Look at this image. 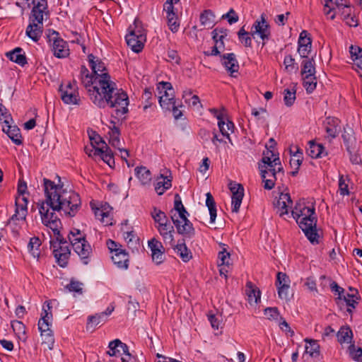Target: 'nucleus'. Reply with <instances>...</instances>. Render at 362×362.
Wrapping results in <instances>:
<instances>
[{
	"mask_svg": "<svg viewBox=\"0 0 362 362\" xmlns=\"http://www.w3.org/2000/svg\"><path fill=\"white\" fill-rule=\"evenodd\" d=\"M45 200L38 203L39 213L42 223L53 232L50 245L58 264L65 267L69 259V243L60 234L62 227L60 219L56 215L58 211L66 217H74L79 210L81 199L74 191L57 185L49 179H43Z\"/></svg>",
	"mask_w": 362,
	"mask_h": 362,
	"instance_id": "nucleus-1",
	"label": "nucleus"
},
{
	"mask_svg": "<svg viewBox=\"0 0 362 362\" xmlns=\"http://www.w3.org/2000/svg\"><path fill=\"white\" fill-rule=\"evenodd\" d=\"M113 83L104 62L92 55V101L94 104H104L107 97L106 91H110Z\"/></svg>",
	"mask_w": 362,
	"mask_h": 362,
	"instance_id": "nucleus-2",
	"label": "nucleus"
},
{
	"mask_svg": "<svg viewBox=\"0 0 362 362\" xmlns=\"http://www.w3.org/2000/svg\"><path fill=\"white\" fill-rule=\"evenodd\" d=\"M291 214L310 242L313 244L318 243L317 218L315 206L313 204L304 202H298L291 211Z\"/></svg>",
	"mask_w": 362,
	"mask_h": 362,
	"instance_id": "nucleus-3",
	"label": "nucleus"
},
{
	"mask_svg": "<svg viewBox=\"0 0 362 362\" xmlns=\"http://www.w3.org/2000/svg\"><path fill=\"white\" fill-rule=\"evenodd\" d=\"M188 212L183 206L179 195L175 196L174 211H171V219L180 234L191 238L194 235L192 223L188 220Z\"/></svg>",
	"mask_w": 362,
	"mask_h": 362,
	"instance_id": "nucleus-4",
	"label": "nucleus"
},
{
	"mask_svg": "<svg viewBox=\"0 0 362 362\" xmlns=\"http://www.w3.org/2000/svg\"><path fill=\"white\" fill-rule=\"evenodd\" d=\"M107 97L106 101L103 105L95 104L99 107H105L109 105L111 107L115 108V117L122 118L128 112L129 98L127 94L122 89L117 90L116 85L113 83L112 88L110 91H106Z\"/></svg>",
	"mask_w": 362,
	"mask_h": 362,
	"instance_id": "nucleus-5",
	"label": "nucleus"
},
{
	"mask_svg": "<svg viewBox=\"0 0 362 362\" xmlns=\"http://www.w3.org/2000/svg\"><path fill=\"white\" fill-rule=\"evenodd\" d=\"M51 303L45 301L42 305L41 318L38 321V329L43 337L42 344L52 350L54 344L53 332L50 329L52 323V313Z\"/></svg>",
	"mask_w": 362,
	"mask_h": 362,
	"instance_id": "nucleus-6",
	"label": "nucleus"
},
{
	"mask_svg": "<svg viewBox=\"0 0 362 362\" xmlns=\"http://www.w3.org/2000/svg\"><path fill=\"white\" fill-rule=\"evenodd\" d=\"M69 240L73 250L84 264L90 261V245L86 240V234L77 228H72L68 234Z\"/></svg>",
	"mask_w": 362,
	"mask_h": 362,
	"instance_id": "nucleus-7",
	"label": "nucleus"
},
{
	"mask_svg": "<svg viewBox=\"0 0 362 362\" xmlns=\"http://www.w3.org/2000/svg\"><path fill=\"white\" fill-rule=\"evenodd\" d=\"M125 40L133 52L139 53L142 51L146 41V35L140 22L135 20L133 25L129 27Z\"/></svg>",
	"mask_w": 362,
	"mask_h": 362,
	"instance_id": "nucleus-8",
	"label": "nucleus"
},
{
	"mask_svg": "<svg viewBox=\"0 0 362 362\" xmlns=\"http://www.w3.org/2000/svg\"><path fill=\"white\" fill-rule=\"evenodd\" d=\"M92 147L94 148L93 156L95 159L102 160L110 168H115V162L111 149L95 132H92Z\"/></svg>",
	"mask_w": 362,
	"mask_h": 362,
	"instance_id": "nucleus-9",
	"label": "nucleus"
},
{
	"mask_svg": "<svg viewBox=\"0 0 362 362\" xmlns=\"http://www.w3.org/2000/svg\"><path fill=\"white\" fill-rule=\"evenodd\" d=\"M324 13L327 18L334 19L337 14L344 21L352 15V8L348 0H323Z\"/></svg>",
	"mask_w": 362,
	"mask_h": 362,
	"instance_id": "nucleus-10",
	"label": "nucleus"
},
{
	"mask_svg": "<svg viewBox=\"0 0 362 362\" xmlns=\"http://www.w3.org/2000/svg\"><path fill=\"white\" fill-rule=\"evenodd\" d=\"M49 42L53 54L59 58H66L69 55L68 43L59 36V33L53 32L49 35Z\"/></svg>",
	"mask_w": 362,
	"mask_h": 362,
	"instance_id": "nucleus-11",
	"label": "nucleus"
},
{
	"mask_svg": "<svg viewBox=\"0 0 362 362\" xmlns=\"http://www.w3.org/2000/svg\"><path fill=\"white\" fill-rule=\"evenodd\" d=\"M250 35L255 38L258 36L262 40L263 45L270 39L271 28L269 23L266 21L264 15L256 20L252 25L250 30Z\"/></svg>",
	"mask_w": 362,
	"mask_h": 362,
	"instance_id": "nucleus-12",
	"label": "nucleus"
},
{
	"mask_svg": "<svg viewBox=\"0 0 362 362\" xmlns=\"http://www.w3.org/2000/svg\"><path fill=\"white\" fill-rule=\"evenodd\" d=\"M107 354L110 356L120 357L122 362H129L132 355L128 346L119 339L111 341L108 345Z\"/></svg>",
	"mask_w": 362,
	"mask_h": 362,
	"instance_id": "nucleus-13",
	"label": "nucleus"
},
{
	"mask_svg": "<svg viewBox=\"0 0 362 362\" xmlns=\"http://www.w3.org/2000/svg\"><path fill=\"white\" fill-rule=\"evenodd\" d=\"M259 170L264 182V188L270 190L274 188L276 181V175L281 173L284 175V170L277 171V167L267 168L265 165L259 166Z\"/></svg>",
	"mask_w": 362,
	"mask_h": 362,
	"instance_id": "nucleus-14",
	"label": "nucleus"
},
{
	"mask_svg": "<svg viewBox=\"0 0 362 362\" xmlns=\"http://www.w3.org/2000/svg\"><path fill=\"white\" fill-rule=\"evenodd\" d=\"M92 210L94 211L95 218L103 225H112V207L108 204H102L100 206H93L92 204Z\"/></svg>",
	"mask_w": 362,
	"mask_h": 362,
	"instance_id": "nucleus-15",
	"label": "nucleus"
},
{
	"mask_svg": "<svg viewBox=\"0 0 362 362\" xmlns=\"http://www.w3.org/2000/svg\"><path fill=\"white\" fill-rule=\"evenodd\" d=\"M62 101L68 105L76 104L78 100V94L75 84L67 81L62 83L59 89Z\"/></svg>",
	"mask_w": 362,
	"mask_h": 362,
	"instance_id": "nucleus-16",
	"label": "nucleus"
},
{
	"mask_svg": "<svg viewBox=\"0 0 362 362\" xmlns=\"http://www.w3.org/2000/svg\"><path fill=\"white\" fill-rule=\"evenodd\" d=\"M263 165L269 168L277 167L278 172H281L283 170L279 153H276L274 149L269 148L268 145H266V151H264L262 161L259 163V167Z\"/></svg>",
	"mask_w": 362,
	"mask_h": 362,
	"instance_id": "nucleus-17",
	"label": "nucleus"
},
{
	"mask_svg": "<svg viewBox=\"0 0 362 362\" xmlns=\"http://www.w3.org/2000/svg\"><path fill=\"white\" fill-rule=\"evenodd\" d=\"M28 214V199L25 195H18L16 197V209L11 216L9 223L16 221H25Z\"/></svg>",
	"mask_w": 362,
	"mask_h": 362,
	"instance_id": "nucleus-18",
	"label": "nucleus"
},
{
	"mask_svg": "<svg viewBox=\"0 0 362 362\" xmlns=\"http://www.w3.org/2000/svg\"><path fill=\"white\" fill-rule=\"evenodd\" d=\"M229 189L232 193L231 211L238 213L244 197V188L242 185L231 182L229 184Z\"/></svg>",
	"mask_w": 362,
	"mask_h": 362,
	"instance_id": "nucleus-19",
	"label": "nucleus"
},
{
	"mask_svg": "<svg viewBox=\"0 0 362 362\" xmlns=\"http://www.w3.org/2000/svg\"><path fill=\"white\" fill-rule=\"evenodd\" d=\"M291 280L288 276L283 272H278L276 274V286L278 291L279 297L287 300L289 296Z\"/></svg>",
	"mask_w": 362,
	"mask_h": 362,
	"instance_id": "nucleus-20",
	"label": "nucleus"
},
{
	"mask_svg": "<svg viewBox=\"0 0 362 362\" xmlns=\"http://www.w3.org/2000/svg\"><path fill=\"white\" fill-rule=\"evenodd\" d=\"M148 246L151 252V258L156 264H161L165 259V248L160 241L155 238L148 241Z\"/></svg>",
	"mask_w": 362,
	"mask_h": 362,
	"instance_id": "nucleus-21",
	"label": "nucleus"
},
{
	"mask_svg": "<svg viewBox=\"0 0 362 362\" xmlns=\"http://www.w3.org/2000/svg\"><path fill=\"white\" fill-rule=\"evenodd\" d=\"M312 40L310 34L306 30H303L299 35L298 41V52L301 58L308 57L311 51Z\"/></svg>",
	"mask_w": 362,
	"mask_h": 362,
	"instance_id": "nucleus-22",
	"label": "nucleus"
},
{
	"mask_svg": "<svg viewBox=\"0 0 362 362\" xmlns=\"http://www.w3.org/2000/svg\"><path fill=\"white\" fill-rule=\"evenodd\" d=\"M221 63L232 77H237L239 64L233 53L225 54L221 57Z\"/></svg>",
	"mask_w": 362,
	"mask_h": 362,
	"instance_id": "nucleus-23",
	"label": "nucleus"
},
{
	"mask_svg": "<svg viewBox=\"0 0 362 362\" xmlns=\"http://www.w3.org/2000/svg\"><path fill=\"white\" fill-rule=\"evenodd\" d=\"M159 234L163 238L165 244H169L170 246H174V227L169 220L160 225L156 226Z\"/></svg>",
	"mask_w": 362,
	"mask_h": 362,
	"instance_id": "nucleus-24",
	"label": "nucleus"
},
{
	"mask_svg": "<svg viewBox=\"0 0 362 362\" xmlns=\"http://www.w3.org/2000/svg\"><path fill=\"white\" fill-rule=\"evenodd\" d=\"M292 204L293 202L288 193H281L275 203L276 212L280 216L287 214L288 209L291 208Z\"/></svg>",
	"mask_w": 362,
	"mask_h": 362,
	"instance_id": "nucleus-25",
	"label": "nucleus"
},
{
	"mask_svg": "<svg viewBox=\"0 0 362 362\" xmlns=\"http://www.w3.org/2000/svg\"><path fill=\"white\" fill-rule=\"evenodd\" d=\"M218 267L220 275L226 278L230 267V255L225 248L218 253Z\"/></svg>",
	"mask_w": 362,
	"mask_h": 362,
	"instance_id": "nucleus-26",
	"label": "nucleus"
},
{
	"mask_svg": "<svg viewBox=\"0 0 362 362\" xmlns=\"http://www.w3.org/2000/svg\"><path fill=\"white\" fill-rule=\"evenodd\" d=\"M307 154L313 158H322L327 155L325 147L313 141H310L306 148Z\"/></svg>",
	"mask_w": 362,
	"mask_h": 362,
	"instance_id": "nucleus-27",
	"label": "nucleus"
},
{
	"mask_svg": "<svg viewBox=\"0 0 362 362\" xmlns=\"http://www.w3.org/2000/svg\"><path fill=\"white\" fill-rule=\"evenodd\" d=\"M10 123L11 122L8 124H4L2 130L8 135L15 144L21 145L22 144V140L20 129L16 125H11Z\"/></svg>",
	"mask_w": 362,
	"mask_h": 362,
	"instance_id": "nucleus-28",
	"label": "nucleus"
},
{
	"mask_svg": "<svg viewBox=\"0 0 362 362\" xmlns=\"http://www.w3.org/2000/svg\"><path fill=\"white\" fill-rule=\"evenodd\" d=\"M172 186V180L166 174H160L156 179L155 190L158 195H162Z\"/></svg>",
	"mask_w": 362,
	"mask_h": 362,
	"instance_id": "nucleus-29",
	"label": "nucleus"
},
{
	"mask_svg": "<svg viewBox=\"0 0 362 362\" xmlns=\"http://www.w3.org/2000/svg\"><path fill=\"white\" fill-rule=\"evenodd\" d=\"M245 294L247 297V301L250 305L257 304L260 301V291L250 281H248L246 284Z\"/></svg>",
	"mask_w": 362,
	"mask_h": 362,
	"instance_id": "nucleus-30",
	"label": "nucleus"
},
{
	"mask_svg": "<svg viewBox=\"0 0 362 362\" xmlns=\"http://www.w3.org/2000/svg\"><path fill=\"white\" fill-rule=\"evenodd\" d=\"M6 57L12 62L23 66L27 64L25 53L21 47H16L13 50L7 52Z\"/></svg>",
	"mask_w": 362,
	"mask_h": 362,
	"instance_id": "nucleus-31",
	"label": "nucleus"
},
{
	"mask_svg": "<svg viewBox=\"0 0 362 362\" xmlns=\"http://www.w3.org/2000/svg\"><path fill=\"white\" fill-rule=\"evenodd\" d=\"M113 263L120 269H127L129 263V255L125 250H121L112 254Z\"/></svg>",
	"mask_w": 362,
	"mask_h": 362,
	"instance_id": "nucleus-32",
	"label": "nucleus"
},
{
	"mask_svg": "<svg viewBox=\"0 0 362 362\" xmlns=\"http://www.w3.org/2000/svg\"><path fill=\"white\" fill-rule=\"evenodd\" d=\"M349 52L356 70L361 73L362 76V49L357 46L351 45Z\"/></svg>",
	"mask_w": 362,
	"mask_h": 362,
	"instance_id": "nucleus-33",
	"label": "nucleus"
},
{
	"mask_svg": "<svg viewBox=\"0 0 362 362\" xmlns=\"http://www.w3.org/2000/svg\"><path fill=\"white\" fill-rule=\"evenodd\" d=\"M218 126L221 134L226 136L230 141V133L233 132L234 124L233 122L228 120L226 123L224 117L221 115L217 116Z\"/></svg>",
	"mask_w": 362,
	"mask_h": 362,
	"instance_id": "nucleus-34",
	"label": "nucleus"
},
{
	"mask_svg": "<svg viewBox=\"0 0 362 362\" xmlns=\"http://www.w3.org/2000/svg\"><path fill=\"white\" fill-rule=\"evenodd\" d=\"M115 310V306L110 304L105 310V311L95 314L92 316V326H98L103 325L107 320V317L112 313Z\"/></svg>",
	"mask_w": 362,
	"mask_h": 362,
	"instance_id": "nucleus-35",
	"label": "nucleus"
},
{
	"mask_svg": "<svg viewBox=\"0 0 362 362\" xmlns=\"http://www.w3.org/2000/svg\"><path fill=\"white\" fill-rule=\"evenodd\" d=\"M171 247H173L175 253L180 256L183 262H187L192 259V252L184 242L178 243L177 245L174 243V246Z\"/></svg>",
	"mask_w": 362,
	"mask_h": 362,
	"instance_id": "nucleus-36",
	"label": "nucleus"
},
{
	"mask_svg": "<svg viewBox=\"0 0 362 362\" xmlns=\"http://www.w3.org/2000/svg\"><path fill=\"white\" fill-rule=\"evenodd\" d=\"M159 104L161 108L165 112H170L173 107V105L176 103L175 98V92L171 91L169 95H162L159 97Z\"/></svg>",
	"mask_w": 362,
	"mask_h": 362,
	"instance_id": "nucleus-37",
	"label": "nucleus"
},
{
	"mask_svg": "<svg viewBox=\"0 0 362 362\" xmlns=\"http://www.w3.org/2000/svg\"><path fill=\"white\" fill-rule=\"evenodd\" d=\"M291 154L290 165L294 170V171L292 172V175H295L298 173V170L303 162V151L296 147V151L293 153L291 151Z\"/></svg>",
	"mask_w": 362,
	"mask_h": 362,
	"instance_id": "nucleus-38",
	"label": "nucleus"
},
{
	"mask_svg": "<svg viewBox=\"0 0 362 362\" xmlns=\"http://www.w3.org/2000/svg\"><path fill=\"white\" fill-rule=\"evenodd\" d=\"M135 175L139 180L141 185H146L151 181V173L147 168L144 166L136 167L134 169Z\"/></svg>",
	"mask_w": 362,
	"mask_h": 362,
	"instance_id": "nucleus-39",
	"label": "nucleus"
},
{
	"mask_svg": "<svg viewBox=\"0 0 362 362\" xmlns=\"http://www.w3.org/2000/svg\"><path fill=\"white\" fill-rule=\"evenodd\" d=\"M315 72V60L313 58H303L301 62V75L313 76Z\"/></svg>",
	"mask_w": 362,
	"mask_h": 362,
	"instance_id": "nucleus-40",
	"label": "nucleus"
},
{
	"mask_svg": "<svg viewBox=\"0 0 362 362\" xmlns=\"http://www.w3.org/2000/svg\"><path fill=\"white\" fill-rule=\"evenodd\" d=\"M42 24L32 22L26 29L27 35L34 41H37L40 37L42 30Z\"/></svg>",
	"mask_w": 362,
	"mask_h": 362,
	"instance_id": "nucleus-41",
	"label": "nucleus"
},
{
	"mask_svg": "<svg viewBox=\"0 0 362 362\" xmlns=\"http://www.w3.org/2000/svg\"><path fill=\"white\" fill-rule=\"evenodd\" d=\"M113 124L112 127H110V130L109 132V142L112 146L119 148L121 147V141L119 138L120 132L118 127L115 126V123L114 122H111Z\"/></svg>",
	"mask_w": 362,
	"mask_h": 362,
	"instance_id": "nucleus-42",
	"label": "nucleus"
},
{
	"mask_svg": "<svg viewBox=\"0 0 362 362\" xmlns=\"http://www.w3.org/2000/svg\"><path fill=\"white\" fill-rule=\"evenodd\" d=\"M182 98L189 106L194 107L201 106L199 98L197 95H194L192 93V90L189 88H187L183 90Z\"/></svg>",
	"mask_w": 362,
	"mask_h": 362,
	"instance_id": "nucleus-43",
	"label": "nucleus"
},
{
	"mask_svg": "<svg viewBox=\"0 0 362 362\" xmlns=\"http://www.w3.org/2000/svg\"><path fill=\"white\" fill-rule=\"evenodd\" d=\"M353 338V333L349 327H341L337 332V339L339 342L351 343Z\"/></svg>",
	"mask_w": 362,
	"mask_h": 362,
	"instance_id": "nucleus-44",
	"label": "nucleus"
},
{
	"mask_svg": "<svg viewBox=\"0 0 362 362\" xmlns=\"http://www.w3.org/2000/svg\"><path fill=\"white\" fill-rule=\"evenodd\" d=\"M41 245V241L37 237H33L30 239L28 244V250L32 256L35 258H39L40 252V247Z\"/></svg>",
	"mask_w": 362,
	"mask_h": 362,
	"instance_id": "nucleus-45",
	"label": "nucleus"
},
{
	"mask_svg": "<svg viewBox=\"0 0 362 362\" xmlns=\"http://www.w3.org/2000/svg\"><path fill=\"white\" fill-rule=\"evenodd\" d=\"M357 300L358 298L356 297L355 293H344L342 294V299L341 300H339V303H345L346 305L348 306L347 311L349 313H351V309L354 308L356 307V305L358 303Z\"/></svg>",
	"mask_w": 362,
	"mask_h": 362,
	"instance_id": "nucleus-46",
	"label": "nucleus"
},
{
	"mask_svg": "<svg viewBox=\"0 0 362 362\" xmlns=\"http://www.w3.org/2000/svg\"><path fill=\"white\" fill-rule=\"evenodd\" d=\"M206 205L208 207L210 214V223H214L216 218V206L214 199L210 192L206 194Z\"/></svg>",
	"mask_w": 362,
	"mask_h": 362,
	"instance_id": "nucleus-47",
	"label": "nucleus"
},
{
	"mask_svg": "<svg viewBox=\"0 0 362 362\" xmlns=\"http://www.w3.org/2000/svg\"><path fill=\"white\" fill-rule=\"evenodd\" d=\"M305 352L312 357H317L320 354V345L314 339H305Z\"/></svg>",
	"mask_w": 362,
	"mask_h": 362,
	"instance_id": "nucleus-48",
	"label": "nucleus"
},
{
	"mask_svg": "<svg viewBox=\"0 0 362 362\" xmlns=\"http://www.w3.org/2000/svg\"><path fill=\"white\" fill-rule=\"evenodd\" d=\"M325 130L329 136L334 138L339 133L338 121L334 118H327Z\"/></svg>",
	"mask_w": 362,
	"mask_h": 362,
	"instance_id": "nucleus-49",
	"label": "nucleus"
},
{
	"mask_svg": "<svg viewBox=\"0 0 362 362\" xmlns=\"http://www.w3.org/2000/svg\"><path fill=\"white\" fill-rule=\"evenodd\" d=\"M79 79L87 91L90 92V74L84 65L81 66Z\"/></svg>",
	"mask_w": 362,
	"mask_h": 362,
	"instance_id": "nucleus-50",
	"label": "nucleus"
},
{
	"mask_svg": "<svg viewBox=\"0 0 362 362\" xmlns=\"http://www.w3.org/2000/svg\"><path fill=\"white\" fill-rule=\"evenodd\" d=\"M284 65L285 71L288 74L296 73L298 70V65L291 54H287L284 57Z\"/></svg>",
	"mask_w": 362,
	"mask_h": 362,
	"instance_id": "nucleus-51",
	"label": "nucleus"
},
{
	"mask_svg": "<svg viewBox=\"0 0 362 362\" xmlns=\"http://www.w3.org/2000/svg\"><path fill=\"white\" fill-rule=\"evenodd\" d=\"M303 85L308 93H311L316 88L317 78L315 75L313 76H302Z\"/></svg>",
	"mask_w": 362,
	"mask_h": 362,
	"instance_id": "nucleus-52",
	"label": "nucleus"
},
{
	"mask_svg": "<svg viewBox=\"0 0 362 362\" xmlns=\"http://www.w3.org/2000/svg\"><path fill=\"white\" fill-rule=\"evenodd\" d=\"M151 216L154 221L155 226L169 220L165 212L156 207L153 208L151 211Z\"/></svg>",
	"mask_w": 362,
	"mask_h": 362,
	"instance_id": "nucleus-53",
	"label": "nucleus"
},
{
	"mask_svg": "<svg viewBox=\"0 0 362 362\" xmlns=\"http://www.w3.org/2000/svg\"><path fill=\"white\" fill-rule=\"evenodd\" d=\"M214 22V15L210 10H205L200 15V23L204 27L210 28Z\"/></svg>",
	"mask_w": 362,
	"mask_h": 362,
	"instance_id": "nucleus-54",
	"label": "nucleus"
},
{
	"mask_svg": "<svg viewBox=\"0 0 362 362\" xmlns=\"http://www.w3.org/2000/svg\"><path fill=\"white\" fill-rule=\"evenodd\" d=\"M214 44L221 43L224 45V40L228 36V30L223 28H216L212 31Z\"/></svg>",
	"mask_w": 362,
	"mask_h": 362,
	"instance_id": "nucleus-55",
	"label": "nucleus"
},
{
	"mask_svg": "<svg viewBox=\"0 0 362 362\" xmlns=\"http://www.w3.org/2000/svg\"><path fill=\"white\" fill-rule=\"evenodd\" d=\"M158 97L169 95V93L174 91L173 86L169 82H159L157 84Z\"/></svg>",
	"mask_w": 362,
	"mask_h": 362,
	"instance_id": "nucleus-56",
	"label": "nucleus"
},
{
	"mask_svg": "<svg viewBox=\"0 0 362 362\" xmlns=\"http://www.w3.org/2000/svg\"><path fill=\"white\" fill-rule=\"evenodd\" d=\"M349 179L348 177L340 175L339 178V191L341 196H346L349 194Z\"/></svg>",
	"mask_w": 362,
	"mask_h": 362,
	"instance_id": "nucleus-57",
	"label": "nucleus"
},
{
	"mask_svg": "<svg viewBox=\"0 0 362 362\" xmlns=\"http://www.w3.org/2000/svg\"><path fill=\"white\" fill-rule=\"evenodd\" d=\"M296 100V90L286 88L284 91V101L287 106H291Z\"/></svg>",
	"mask_w": 362,
	"mask_h": 362,
	"instance_id": "nucleus-58",
	"label": "nucleus"
},
{
	"mask_svg": "<svg viewBox=\"0 0 362 362\" xmlns=\"http://www.w3.org/2000/svg\"><path fill=\"white\" fill-rule=\"evenodd\" d=\"M48 11L32 10L30 20L33 23L42 24L44 15H47Z\"/></svg>",
	"mask_w": 362,
	"mask_h": 362,
	"instance_id": "nucleus-59",
	"label": "nucleus"
},
{
	"mask_svg": "<svg viewBox=\"0 0 362 362\" xmlns=\"http://www.w3.org/2000/svg\"><path fill=\"white\" fill-rule=\"evenodd\" d=\"M65 288L70 292H75L81 294L82 293L83 284L72 279L70 283L65 286Z\"/></svg>",
	"mask_w": 362,
	"mask_h": 362,
	"instance_id": "nucleus-60",
	"label": "nucleus"
},
{
	"mask_svg": "<svg viewBox=\"0 0 362 362\" xmlns=\"http://www.w3.org/2000/svg\"><path fill=\"white\" fill-rule=\"evenodd\" d=\"M264 314L270 320H276L279 316V313L276 308H267L264 310Z\"/></svg>",
	"mask_w": 362,
	"mask_h": 362,
	"instance_id": "nucleus-61",
	"label": "nucleus"
},
{
	"mask_svg": "<svg viewBox=\"0 0 362 362\" xmlns=\"http://www.w3.org/2000/svg\"><path fill=\"white\" fill-rule=\"evenodd\" d=\"M33 4L32 10L48 11L47 0H33Z\"/></svg>",
	"mask_w": 362,
	"mask_h": 362,
	"instance_id": "nucleus-62",
	"label": "nucleus"
},
{
	"mask_svg": "<svg viewBox=\"0 0 362 362\" xmlns=\"http://www.w3.org/2000/svg\"><path fill=\"white\" fill-rule=\"evenodd\" d=\"M0 119L4 120V124H8L12 121L11 115L2 104H0Z\"/></svg>",
	"mask_w": 362,
	"mask_h": 362,
	"instance_id": "nucleus-63",
	"label": "nucleus"
},
{
	"mask_svg": "<svg viewBox=\"0 0 362 362\" xmlns=\"http://www.w3.org/2000/svg\"><path fill=\"white\" fill-rule=\"evenodd\" d=\"M169 29L173 33H177L180 28V21L178 18H167Z\"/></svg>",
	"mask_w": 362,
	"mask_h": 362,
	"instance_id": "nucleus-64",
	"label": "nucleus"
}]
</instances>
